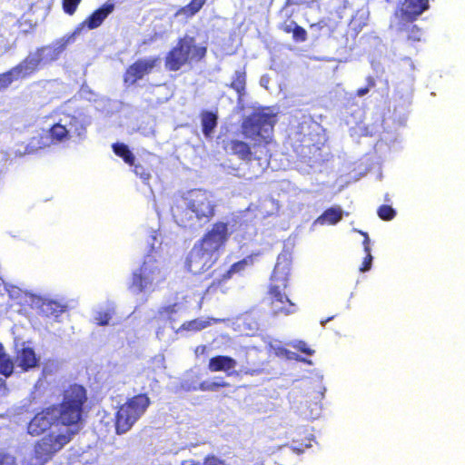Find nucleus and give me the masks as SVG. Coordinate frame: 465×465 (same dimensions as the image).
Returning <instances> with one entry per match:
<instances>
[{"label":"nucleus","instance_id":"f257e3e1","mask_svg":"<svg viewBox=\"0 0 465 465\" xmlns=\"http://www.w3.org/2000/svg\"><path fill=\"white\" fill-rule=\"evenodd\" d=\"M184 210L179 206L173 208V215L182 226L203 225L211 221L215 214L216 202L212 193L203 190H193L183 197Z\"/></svg>","mask_w":465,"mask_h":465},{"label":"nucleus","instance_id":"f03ea898","mask_svg":"<svg viewBox=\"0 0 465 465\" xmlns=\"http://www.w3.org/2000/svg\"><path fill=\"white\" fill-rule=\"evenodd\" d=\"M70 101L64 104L56 113L57 121L49 130V137L43 138L40 147L49 145L50 138L53 143H64L70 139L71 134L79 138L84 135L86 127L91 124V117L83 111H76L74 114L67 113Z\"/></svg>","mask_w":465,"mask_h":465},{"label":"nucleus","instance_id":"7ed1b4c3","mask_svg":"<svg viewBox=\"0 0 465 465\" xmlns=\"http://www.w3.org/2000/svg\"><path fill=\"white\" fill-rule=\"evenodd\" d=\"M151 243L152 253L145 256L143 265L133 275L132 288L140 292H151L165 280V272L154 253L161 246L158 234L153 232Z\"/></svg>","mask_w":465,"mask_h":465},{"label":"nucleus","instance_id":"20e7f679","mask_svg":"<svg viewBox=\"0 0 465 465\" xmlns=\"http://www.w3.org/2000/svg\"><path fill=\"white\" fill-rule=\"evenodd\" d=\"M276 123V114L271 108H263L255 111L242 123V131L246 138L254 142L259 146L262 143L268 144L272 140L273 126Z\"/></svg>","mask_w":465,"mask_h":465},{"label":"nucleus","instance_id":"39448f33","mask_svg":"<svg viewBox=\"0 0 465 465\" xmlns=\"http://www.w3.org/2000/svg\"><path fill=\"white\" fill-rule=\"evenodd\" d=\"M151 401L146 394H139L120 406L115 415V430L121 435L129 431L145 413Z\"/></svg>","mask_w":465,"mask_h":465},{"label":"nucleus","instance_id":"423d86ee","mask_svg":"<svg viewBox=\"0 0 465 465\" xmlns=\"http://www.w3.org/2000/svg\"><path fill=\"white\" fill-rule=\"evenodd\" d=\"M205 54V47L197 45L193 37L185 36L167 54L166 67L177 71L185 64L200 61Z\"/></svg>","mask_w":465,"mask_h":465},{"label":"nucleus","instance_id":"0eeeda50","mask_svg":"<svg viewBox=\"0 0 465 465\" xmlns=\"http://www.w3.org/2000/svg\"><path fill=\"white\" fill-rule=\"evenodd\" d=\"M80 33L81 27H76L72 34L56 40L52 45L44 46L36 52L31 53L25 60H34L32 61V63H34V65H32V74L37 69L38 65L57 60L66 46L74 42L75 37L80 35Z\"/></svg>","mask_w":465,"mask_h":465},{"label":"nucleus","instance_id":"6e6552de","mask_svg":"<svg viewBox=\"0 0 465 465\" xmlns=\"http://www.w3.org/2000/svg\"><path fill=\"white\" fill-rule=\"evenodd\" d=\"M229 226L232 228L234 224L224 222L213 223L197 242L219 258L220 250L225 245L230 236Z\"/></svg>","mask_w":465,"mask_h":465},{"label":"nucleus","instance_id":"1a4fd4ad","mask_svg":"<svg viewBox=\"0 0 465 465\" xmlns=\"http://www.w3.org/2000/svg\"><path fill=\"white\" fill-rule=\"evenodd\" d=\"M218 260L213 252L195 242L186 258V266L193 274H198L209 270Z\"/></svg>","mask_w":465,"mask_h":465},{"label":"nucleus","instance_id":"9d476101","mask_svg":"<svg viewBox=\"0 0 465 465\" xmlns=\"http://www.w3.org/2000/svg\"><path fill=\"white\" fill-rule=\"evenodd\" d=\"M291 270V258L288 253L278 256L276 265L271 277L270 290L283 291L287 286L288 276Z\"/></svg>","mask_w":465,"mask_h":465},{"label":"nucleus","instance_id":"9b49d317","mask_svg":"<svg viewBox=\"0 0 465 465\" xmlns=\"http://www.w3.org/2000/svg\"><path fill=\"white\" fill-rule=\"evenodd\" d=\"M158 61L159 59L156 57L139 59L127 69L124 75V82L129 84H135L139 79L150 74L156 66Z\"/></svg>","mask_w":465,"mask_h":465},{"label":"nucleus","instance_id":"f8f14e48","mask_svg":"<svg viewBox=\"0 0 465 465\" xmlns=\"http://www.w3.org/2000/svg\"><path fill=\"white\" fill-rule=\"evenodd\" d=\"M271 310L273 315H289L295 312V305L289 300L282 291L269 290Z\"/></svg>","mask_w":465,"mask_h":465},{"label":"nucleus","instance_id":"ddd939ff","mask_svg":"<svg viewBox=\"0 0 465 465\" xmlns=\"http://www.w3.org/2000/svg\"><path fill=\"white\" fill-rule=\"evenodd\" d=\"M32 59L24 60L10 71L0 74V89L7 87L13 81L25 78L32 74Z\"/></svg>","mask_w":465,"mask_h":465},{"label":"nucleus","instance_id":"4468645a","mask_svg":"<svg viewBox=\"0 0 465 465\" xmlns=\"http://www.w3.org/2000/svg\"><path fill=\"white\" fill-rule=\"evenodd\" d=\"M114 9V4L111 2L105 3L101 8L94 11L85 21H84L77 27H81V30L87 26L89 29L97 28L102 25L104 20L110 15Z\"/></svg>","mask_w":465,"mask_h":465},{"label":"nucleus","instance_id":"2eb2a0df","mask_svg":"<svg viewBox=\"0 0 465 465\" xmlns=\"http://www.w3.org/2000/svg\"><path fill=\"white\" fill-rule=\"evenodd\" d=\"M236 365V361L232 357L219 355L210 359L208 369L213 372L224 371L231 376L234 373L233 370Z\"/></svg>","mask_w":465,"mask_h":465},{"label":"nucleus","instance_id":"dca6fc26","mask_svg":"<svg viewBox=\"0 0 465 465\" xmlns=\"http://www.w3.org/2000/svg\"><path fill=\"white\" fill-rule=\"evenodd\" d=\"M227 223H231L232 224H234V226L232 228L229 226V232L230 235L233 234L234 239L238 242H242L244 241H247L252 237L254 234V228L252 224L248 223H243L241 221H238L236 219L229 220Z\"/></svg>","mask_w":465,"mask_h":465},{"label":"nucleus","instance_id":"f3484780","mask_svg":"<svg viewBox=\"0 0 465 465\" xmlns=\"http://www.w3.org/2000/svg\"><path fill=\"white\" fill-rule=\"evenodd\" d=\"M39 359L36 357L35 351L23 343L22 348L18 350L16 356V363L24 371L35 368Z\"/></svg>","mask_w":465,"mask_h":465},{"label":"nucleus","instance_id":"a211bd4d","mask_svg":"<svg viewBox=\"0 0 465 465\" xmlns=\"http://www.w3.org/2000/svg\"><path fill=\"white\" fill-rule=\"evenodd\" d=\"M37 302L39 303L40 312L47 317L54 316L57 318L64 312V306L55 301L39 300Z\"/></svg>","mask_w":465,"mask_h":465},{"label":"nucleus","instance_id":"6ab92c4d","mask_svg":"<svg viewBox=\"0 0 465 465\" xmlns=\"http://www.w3.org/2000/svg\"><path fill=\"white\" fill-rule=\"evenodd\" d=\"M227 150L242 160L250 159L253 153L246 143L239 140L231 141L227 144ZM254 153H256V152H254Z\"/></svg>","mask_w":465,"mask_h":465},{"label":"nucleus","instance_id":"aec40b11","mask_svg":"<svg viewBox=\"0 0 465 465\" xmlns=\"http://www.w3.org/2000/svg\"><path fill=\"white\" fill-rule=\"evenodd\" d=\"M407 26V8L402 4L399 10H396L391 20V28L395 32H405Z\"/></svg>","mask_w":465,"mask_h":465},{"label":"nucleus","instance_id":"412c9836","mask_svg":"<svg viewBox=\"0 0 465 465\" xmlns=\"http://www.w3.org/2000/svg\"><path fill=\"white\" fill-rule=\"evenodd\" d=\"M224 321L225 320H223V319H218V318H210V319L199 318V319H195V320L184 322L182 325L180 330L197 331H201V330L205 329L206 327L210 326L212 322L214 323H217V322H224Z\"/></svg>","mask_w":465,"mask_h":465},{"label":"nucleus","instance_id":"4be33fe9","mask_svg":"<svg viewBox=\"0 0 465 465\" xmlns=\"http://www.w3.org/2000/svg\"><path fill=\"white\" fill-rule=\"evenodd\" d=\"M429 7V0H409V23L416 20Z\"/></svg>","mask_w":465,"mask_h":465},{"label":"nucleus","instance_id":"5701e85b","mask_svg":"<svg viewBox=\"0 0 465 465\" xmlns=\"http://www.w3.org/2000/svg\"><path fill=\"white\" fill-rule=\"evenodd\" d=\"M342 217V211L340 207H332L326 210L320 217H318L314 224L320 223L324 224L325 223H329L331 224H335L338 223Z\"/></svg>","mask_w":465,"mask_h":465},{"label":"nucleus","instance_id":"b1692460","mask_svg":"<svg viewBox=\"0 0 465 465\" xmlns=\"http://www.w3.org/2000/svg\"><path fill=\"white\" fill-rule=\"evenodd\" d=\"M203 133L206 137H211L217 125V116L211 112H204L202 114Z\"/></svg>","mask_w":465,"mask_h":465},{"label":"nucleus","instance_id":"393cba45","mask_svg":"<svg viewBox=\"0 0 465 465\" xmlns=\"http://www.w3.org/2000/svg\"><path fill=\"white\" fill-rule=\"evenodd\" d=\"M113 150L114 153L119 157H122L126 163L130 165L134 164L135 157L126 144L120 143H114L113 144Z\"/></svg>","mask_w":465,"mask_h":465},{"label":"nucleus","instance_id":"a878e982","mask_svg":"<svg viewBox=\"0 0 465 465\" xmlns=\"http://www.w3.org/2000/svg\"><path fill=\"white\" fill-rule=\"evenodd\" d=\"M245 84V72L242 70L235 71L230 86L237 92V94H239V99L244 94Z\"/></svg>","mask_w":465,"mask_h":465},{"label":"nucleus","instance_id":"bb28decb","mask_svg":"<svg viewBox=\"0 0 465 465\" xmlns=\"http://www.w3.org/2000/svg\"><path fill=\"white\" fill-rule=\"evenodd\" d=\"M205 2L206 0H192L189 5L181 8L175 15H185L186 16H193L203 7Z\"/></svg>","mask_w":465,"mask_h":465},{"label":"nucleus","instance_id":"cd10ccee","mask_svg":"<svg viewBox=\"0 0 465 465\" xmlns=\"http://www.w3.org/2000/svg\"><path fill=\"white\" fill-rule=\"evenodd\" d=\"M368 16L369 11L365 8H361L357 11L355 15L352 16L351 24L354 28H361L366 25Z\"/></svg>","mask_w":465,"mask_h":465},{"label":"nucleus","instance_id":"c85d7f7f","mask_svg":"<svg viewBox=\"0 0 465 465\" xmlns=\"http://www.w3.org/2000/svg\"><path fill=\"white\" fill-rule=\"evenodd\" d=\"M252 264V259L251 257L245 258L238 262H235L232 264L226 272V274L223 276L224 278H230L232 274L241 272L242 271H244L245 268L251 266Z\"/></svg>","mask_w":465,"mask_h":465},{"label":"nucleus","instance_id":"c756f323","mask_svg":"<svg viewBox=\"0 0 465 465\" xmlns=\"http://www.w3.org/2000/svg\"><path fill=\"white\" fill-rule=\"evenodd\" d=\"M14 364L5 354L0 358V373L8 377L13 373Z\"/></svg>","mask_w":465,"mask_h":465},{"label":"nucleus","instance_id":"7c9ffc66","mask_svg":"<svg viewBox=\"0 0 465 465\" xmlns=\"http://www.w3.org/2000/svg\"><path fill=\"white\" fill-rule=\"evenodd\" d=\"M113 311L107 309L104 312H97L94 316V321L99 325H107L112 318Z\"/></svg>","mask_w":465,"mask_h":465},{"label":"nucleus","instance_id":"2f4dec72","mask_svg":"<svg viewBox=\"0 0 465 465\" xmlns=\"http://www.w3.org/2000/svg\"><path fill=\"white\" fill-rule=\"evenodd\" d=\"M378 215L384 221H390L395 216V210L390 205H381L378 209Z\"/></svg>","mask_w":465,"mask_h":465},{"label":"nucleus","instance_id":"473e14b6","mask_svg":"<svg viewBox=\"0 0 465 465\" xmlns=\"http://www.w3.org/2000/svg\"><path fill=\"white\" fill-rule=\"evenodd\" d=\"M290 27H293V38L296 41H304L306 39L307 33L302 27L297 25L294 22L290 23Z\"/></svg>","mask_w":465,"mask_h":465},{"label":"nucleus","instance_id":"72a5a7b5","mask_svg":"<svg viewBox=\"0 0 465 465\" xmlns=\"http://www.w3.org/2000/svg\"><path fill=\"white\" fill-rule=\"evenodd\" d=\"M423 32L420 28L417 27L415 25L410 26L409 25V40L419 42L422 39Z\"/></svg>","mask_w":465,"mask_h":465},{"label":"nucleus","instance_id":"f704fd0d","mask_svg":"<svg viewBox=\"0 0 465 465\" xmlns=\"http://www.w3.org/2000/svg\"><path fill=\"white\" fill-rule=\"evenodd\" d=\"M228 383L226 382H209V381H203L200 384V390L201 391H214L220 387H225Z\"/></svg>","mask_w":465,"mask_h":465},{"label":"nucleus","instance_id":"c9c22d12","mask_svg":"<svg viewBox=\"0 0 465 465\" xmlns=\"http://www.w3.org/2000/svg\"><path fill=\"white\" fill-rule=\"evenodd\" d=\"M81 0H64L63 8L65 13L73 15L75 12Z\"/></svg>","mask_w":465,"mask_h":465},{"label":"nucleus","instance_id":"e433bc0d","mask_svg":"<svg viewBox=\"0 0 465 465\" xmlns=\"http://www.w3.org/2000/svg\"><path fill=\"white\" fill-rule=\"evenodd\" d=\"M134 172L144 183H146L151 178V173L142 165H134Z\"/></svg>","mask_w":465,"mask_h":465},{"label":"nucleus","instance_id":"4c0bfd02","mask_svg":"<svg viewBox=\"0 0 465 465\" xmlns=\"http://www.w3.org/2000/svg\"><path fill=\"white\" fill-rule=\"evenodd\" d=\"M372 259H373V257H372L371 252H366V256L363 260L362 266L361 267L360 271L362 272H365L371 270Z\"/></svg>","mask_w":465,"mask_h":465},{"label":"nucleus","instance_id":"58836bf2","mask_svg":"<svg viewBox=\"0 0 465 465\" xmlns=\"http://www.w3.org/2000/svg\"><path fill=\"white\" fill-rule=\"evenodd\" d=\"M292 346L307 355H312L314 352L312 349L308 348L307 344L302 341H295Z\"/></svg>","mask_w":465,"mask_h":465},{"label":"nucleus","instance_id":"ea45409f","mask_svg":"<svg viewBox=\"0 0 465 465\" xmlns=\"http://www.w3.org/2000/svg\"><path fill=\"white\" fill-rule=\"evenodd\" d=\"M180 308H179L178 304L174 303V304H172V305L162 307L160 309V311H159V313L161 315L172 314V313L176 312Z\"/></svg>","mask_w":465,"mask_h":465},{"label":"nucleus","instance_id":"a19ab883","mask_svg":"<svg viewBox=\"0 0 465 465\" xmlns=\"http://www.w3.org/2000/svg\"><path fill=\"white\" fill-rule=\"evenodd\" d=\"M203 465H227L224 460L211 456L205 459Z\"/></svg>","mask_w":465,"mask_h":465},{"label":"nucleus","instance_id":"79ce46f5","mask_svg":"<svg viewBox=\"0 0 465 465\" xmlns=\"http://www.w3.org/2000/svg\"><path fill=\"white\" fill-rule=\"evenodd\" d=\"M80 95L89 101L93 99L94 94L87 85H83L80 90Z\"/></svg>","mask_w":465,"mask_h":465},{"label":"nucleus","instance_id":"37998d69","mask_svg":"<svg viewBox=\"0 0 465 465\" xmlns=\"http://www.w3.org/2000/svg\"><path fill=\"white\" fill-rule=\"evenodd\" d=\"M374 80L371 77L368 78V86L366 88H361L358 90L357 94L358 96L361 97L367 94L370 91V87H372L374 85Z\"/></svg>","mask_w":465,"mask_h":465},{"label":"nucleus","instance_id":"c03bdc74","mask_svg":"<svg viewBox=\"0 0 465 465\" xmlns=\"http://www.w3.org/2000/svg\"><path fill=\"white\" fill-rule=\"evenodd\" d=\"M363 236H364V240H363V248H364V252H371V248H370V238L368 236V234L366 232H360Z\"/></svg>","mask_w":465,"mask_h":465},{"label":"nucleus","instance_id":"a18cd8bd","mask_svg":"<svg viewBox=\"0 0 465 465\" xmlns=\"http://www.w3.org/2000/svg\"><path fill=\"white\" fill-rule=\"evenodd\" d=\"M302 444H301L300 446H292V449L294 452H296L297 454H300L303 451V449L301 448Z\"/></svg>","mask_w":465,"mask_h":465},{"label":"nucleus","instance_id":"49530a36","mask_svg":"<svg viewBox=\"0 0 465 465\" xmlns=\"http://www.w3.org/2000/svg\"><path fill=\"white\" fill-rule=\"evenodd\" d=\"M154 361L158 362L159 364H163L164 357L163 355H158L154 358Z\"/></svg>","mask_w":465,"mask_h":465},{"label":"nucleus","instance_id":"de8ad7c7","mask_svg":"<svg viewBox=\"0 0 465 465\" xmlns=\"http://www.w3.org/2000/svg\"><path fill=\"white\" fill-rule=\"evenodd\" d=\"M204 350H205V347H204V346H199V347H197V349H196V352H197V353H198V352H202V353H203V352L204 351Z\"/></svg>","mask_w":465,"mask_h":465},{"label":"nucleus","instance_id":"09e8293b","mask_svg":"<svg viewBox=\"0 0 465 465\" xmlns=\"http://www.w3.org/2000/svg\"><path fill=\"white\" fill-rule=\"evenodd\" d=\"M5 351H4V347H3V345L0 343V358H1L2 356H5Z\"/></svg>","mask_w":465,"mask_h":465},{"label":"nucleus","instance_id":"8fccbe9b","mask_svg":"<svg viewBox=\"0 0 465 465\" xmlns=\"http://www.w3.org/2000/svg\"><path fill=\"white\" fill-rule=\"evenodd\" d=\"M285 31H286V32H291V31H292V32H293V27H290V24H289V25H287L285 26Z\"/></svg>","mask_w":465,"mask_h":465},{"label":"nucleus","instance_id":"3c124183","mask_svg":"<svg viewBox=\"0 0 465 465\" xmlns=\"http://www.w3.org/2000/svg\"><path fill=\"white\" fill-rule=\"evenodd\" d=\"M309 447H311L310 444H305V448H309Z\"/></svg>","mask_w":465,"mask_h":465}]
</instances>
